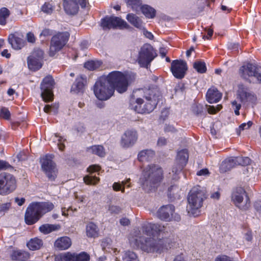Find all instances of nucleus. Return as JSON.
<instances>
[{"label": "nucleus", "mask_w": 261, "mask_h": 261, "mask_svg": "<svg viewBox=\"0 0 261 261\" xmlns=\"http://www.w3.org/2000/svg\"><path fill=\"white\" fill-rule=\"evenodd\" d=\"M27 41L32 43H34L36 41V38L34 34L32 32H29L26 36Z\"/></svg>", "instance_id": "obj_55"}, {"label": "nucleus", "mask_w": 261, "mask_h": 261, "mask_svg": "<svg viewBox=\"0 0 261 261\" xmlns=\"http://www.w3.org/2000/svg\"><path fill=\"white\" fill-rule=\"evenodd\" d=\"M54 207V204L49 202L31 203L27 207L25 213V223L28 225L35 224L44 214L51 211Z\"/></svg>", "instance_id": "obj_5"}, {"label": "nucleus", "mask_w": 261, "mask_h": 261, "mask_svg": "<svg viewBox=\"0 0 261 261\" xmlns=\"http://www.w3.org/2000/svg\"><path fill=\"white\" fill-rule=\"evenodd\" d=\"M237 159V163L242 165L243 166H246L250 164L251 160L248 157H245L244 158H236Z\"/></svg>", "instance_id": "obj_51"}, {"label": "nucleus", "mask_w": 261, "mask_h": 261, "mask_svg": "<svg viewBox=\"0 0 261 261\" xmlns=\"http://www.w3.org/2000/svg\"><path fill=\"white\" fill-rule=\"evenodd\" d=\"M72 241L70 238L67 236L58 238L54 243V247L59 250H67L70 247Z\"/></svg>", "instance_id": "obj_23"}, {"label": "nucleus", "mask_w": 261, "mask_h": 261, "mask_svg": "<svg viewBox=\"0 0 261 261\" xmlns=\"http://www.w3.org/2000/svg\"><path fill=\"white\" fill-rule=\"evenodd\" d=\"M206 198V191L205 188L199 186L194 187L190 191L188 201L187 210L195 216L198 215V210L202 206L203 202Z\"/></svg>", "instance_id": "obj_6"}, {"label": "nucleus", "mask_w": 261, "mask_h": 261, "mask_svg": "<svg viewBox=\"0 0 261 261\" xmlns=\"http://www.w3.org/2000/svg\"><path fill=\"white\" fill-rule=\"evenodd\" d=\"M156 56V54L152 46L145 44L141 48L139 53L138 62L141 67L148 68Z\"/></svg>", "instance_id": "obj_11"}, {"label": "nucleus", "mask_w": 261, "mask_h": 261, "mask_svg": "<svg viewBox=\"0 0 261 261\" xmlns=\"http://www.w3.org/2000/svg\"><path fill=\"white\" fill-rule=\"evenodd\" d=\"M25 201V199L24 198H19L16 197L15 198V202L19 205H22Z\"/></svg>", "instance_id": "obj_62"}, {"label": "nucleus", "mask_w": 261, "mask_h": 261, "mask_svg": "<svg viewBox=\"0 0 261 261\" xmlns=\"http://www.w3.org/2000/svg\"><path fill=\"white\" fill-rule=\"evenodd\" d=\"M101 26L104 30L115 29H128L130 25L124 20L116 16H106L101 20Z\"/></svg>", "instance_id": "obj_14"}, {"label": "nucleus", "mask_w": 261, "mask_h": 261, "mask_svg": "<svg viewBox=\"0 0 261 261\" xmlns=\"http://www.w3.org/2000/svg\"><path fill=\"white\" fill-rule=\"evenodd\" d=\"M189 159L188 150L182 149L177 152L175 163L172 168L173 179L176 180L178 178V174L186 165Z\"/></svg>", "instance_id": "obj_15"}, {"label": "nucleus", "mask_w": 261, "mask_h": 261, "mask_svg": "<svg viewBox=\"0 0 261 261\" xmlns=\"http://www.w3.org/2000/svg\"><path fill=\"white\" fill-rule=\"evenodd\" d=\"M206 107H207L208 113L210 114H215L222 108V106L220 105H218L216 107L206 105Z\"/></svg>", "instance_id": "obj_49"}, {"label": "nucleus", "mask_w": 261, "mask_h": 261, "mask_svg": "<svg viewBox=\"0 0 261 261\" xmlns=\"http://www.w3.org/2000/svg\"><path fill=\"white\" fill-rule=\"evenodd\" d=\"M0 117L5 120H9L11 117V113L6 107H2L0 110Z\"/></svg>", "instance_id": "obj_47"}, {"label": "nucleus", "mask_w": 261, "mask_h": 261, "mask_svg": "<svg viewBox=\"0 0 261 261\" xmlns=\"http://www.w3.org/2000/svg\"><path fill=\"white\" fill-rule=\"evenodd\" d=\"M237 159L233 158H230L224 160L220 164L219 170L221 173L226 172L232 168H233L237 164Z\"/></svg>", "instance_id": "obj_27"}, {"label": "nucleus", "mask_w": 261, "mask_h": 261, "mask_svg": "<svg viewBox=\"0 0 261 261\" xmlns=\"http://www.w3.org/2000/svg\"><path fill=\"white\" fill-rule=\"evenodd\" d=\"M87 234L89 237H95L97 236L98 229L96 225L92 223H89L86 228Z\"/></svg>", "instance_id": "obj_36"}, {"label": "nucleus", "mask_w": 261, "mask_h": 261, "mask_svg": "<svg viewBox=\"0 0 261 261\" xmlns=\"http://www.w3.org/2000/svg\"><path fill=\"white\" fill-rule=\"evenodd\" d=\"M167 144V139L164 137H161L158 139L157 145L159 146H163Z\"/></svg>", "instance_id": "obj_59"}, {"label": "nucleus", "mask_w": 261, "mask_h": 261, "mask_svg": "<svg viewBox=\"0 0 261 261\" xmlns=\"http://www.w3.org/2000/svg\"><path fill=\"white\" fill-rule=\"evenodd\" d=\"M75 255L74 253L67 252L61 254L59 257H56V258L63 261H75Z\"/></svg>", "instance_id": "obj_39"}, {"label": "nucleus", "mask_w": 261, "mask_h": 261, "mask_svg": "<svg viewBox=\"0 0 261 261\" xmlns=\"http://www.w3.org/2000/svg\"><path fill=\"white\" fill-rule=\"evenodd\" d=\"M87 151L92 154L98 155L99 157H103L106 152L103 147L102 145H93L87 148Z\"/></svg>", "instance_id": "obj_32"}, {"label": "nucleus", "mask_w": 261, "mask_h": 261, "mask_svg": "<svg viewBox=\"0 0 261 261\" xmlns=\"http://www.w3.org/2000/svg\"><path fill=\"white\" fill-rule=\"evenodd\" d=\"M162 169L157 165L150 164L143 170L139 182L142 188L146 192H149L156 187L163 178Z\"/></svg>", "instance_id": "obj_4"}, {"label": "nucleus", "mask_w": 261, "mask_h": 261, "mask_svg": "<svg viewBox=\"0 0 261 261\" xmlns=\"http://www.w3.org/2000/svg\"><path fill=\"white\" fill-rule=\"evenodd\" d=\"M154 155L155 152L153 150L145 149L139 153L138 158L140 162L149 161L154 156Z\"/></svg>", "instance_id": "obj_29"}, {"label": "nucleus", "mask_w": 261, "mask_h": 261, "mask_svg": "<svg viewBox=\"0 0 261 261\" xmlns=\"http://www.w3.org/2000/svg\"><path fill=\"white\" fill-rule=\"evenodd\" d=\"M128 6H129L134 10L137 11L141 5L140 0H124Z\"/></svg>", "instance_id": "obj_44"}, {"label": "nucleus", "mask_w": 261, "mask_h": 261, "mask_svg": "<svg viewBox=\"0 0 261 261\" xmlns=\"http://www.w3.org/2000/svg\"><path fill=\"white\" fill-rule=\"evenodd\" d=\"M53 155L47 154L41 158L40 163L42 170L48 179L55 180L57 175V169L55 163L53 161Z\"/></svg>", "instance_id": "obj_12"}, {"label": "nucleus", "mask_w": 261, "mask_h": 261, "mask_svg": "<svg viewBox=\"0 0 261 261\" xmlns=\"http://www.w3.org/2000/svg\"><path fill=\"white\" fill-rule=\"evenodd\" d=\"M206 97L207 101L209 103H216L221 99L222 94L217 88L212 87L207 90Z\"/></svg>", "instance_id": "obj_25"}, {"label": "nucleus", "mask_w": 261, "mask_h": 261, "mask_svg": "<svg viewBox=\"0 0 261 261\" xmlns=\"http://www.w3.org/2000/svg\"><path fill=\"white\" fill-rule=\"evenodd\" d=\"M54 84V80L50 75L44 77L41 84V97L46 102L51 101L54 99L53 89Z\"/></svg>", "instance_id": "obj_16"}, {"label": "nucleus", "mask_w": 261, "mask_h": 261, "mask_svg": "<svg viewBox=\"0 0 261 261\" xmlns=\"http://www.w3.org/2000/svg\"><path fill=\"white\" fill-rule=\"evenodd\" d=\"M129 179L127 181H123L121 184L119 182H115L113 185V189L115 191H121L122 193L125 191L124 186L129 182Z\"/></svg>", "instance_id": "obj_45"}, {"label": "nucleus", "mask_w": 261, "mask_h": 261, "mask_svg": "<svg viewBox=\"0 0 261 261\" xmlns=\"http://www.w3.org/2000/svg\"><path fill=\"white\" fill-rule=\"evenodd\" d=\"M44 53L40 49H37L33 51L31 55L28 57L27 62L29 68L33 71H36L40 69L43 65V58Z\"/></svg>", "instance_id": "obj_18"}, {"label": "nucleus", "mask_w": 261, "mask_h": 261, "mask_svg": "<svg viewBox=\"0 0 261 261\" xmlns=\"http://www.w3.org/2000/svg\"><path fill=\"white\" fill-rule=\"evenodd\" d=\"M55 8V5L52 2H45L41 7V10L47 14H50L53 13Z\"/></svg>", "instance_id": "obj_41"}, {"label": "nucleus", "mask_w": 261, "mask_h": 261, "mask_svg": "<svg viewBox=\"0 0 261 261\" xmlns=\"http://www.w3.org/2000/svg\"><path fill=\"white\" fill-rule=\"evenodd\" d=\"M43 245L42 240L37 238L32 239L27 243L28 247L31 250L39 249Z\"/></svg>", "instance_id": "obj_33"}, {"label": "nucleus", "mask_w": 261, "mask_h": 261, "mask_svg": "<svg viewBox=\"0 0 261 261\" xmlns=\"http://www.w3.org/2000/svg\"><path fill=\"white\" fill-rule=\"evenodd\" d=\"M129 242L134 248L146 253L161 254L171 248L168 239H155L142 236L141 230H134L129 235Z\"/></svg>", "instance_id": "obj_3"}, {"label": "nucleus", "mask_w": 261, "mask_h": 261, "mask_svg": "<svg viewBox=\"0 0 261 261\" xmlns=\"http://www.w3.org/2000/svg\"><path fill=\"white\" fill-rule=\"evenodd\" d=\"M121 211L120 207L114 205H110L108 207V211L112 214H118Z\"/></svg>", "instance_id": "obj_50"}, {"label": "nucleus", "mask_w": 261, "mask_h": 261, "mask_svg": "<svg viewBox=\"0 0 261 261\" xmlns=\"http://www.w3.org/2000/svg\"><path fill=\"white\" fill-rule=\"evenodd\" d=\"M193 111L196 114L199 115L201 114L203 111V107L201 105H194L192 107Z\"/></svg>", "instance_id": "obj_53"}, {"label": "nucleus", "mask_w": 261, "mask_h": 261, "mask_svg": "<svg viewBox=\"0 0 261 261\" xmlns=\"http://www.w3.org/2000/svg\"><path fill=\"white\" fill-rule=\"evenodd\" d=\"M87 84V77L85 75H80L76 78L71 86V91L75 93H83Z\"/></svg>", "instance_id": "obj_22"}, {"label": "nucleus", "mask_w": 261, "mask_h": 261, "mask_svg": "<svg viewBox=\"0 0 261 261\" xmlns=\"http://www.w3.org/2000/svg\"><path fill=\"white\" fill-rule=\"evenodd\" d=\"M100 170V167L99 166L97 165H93L91 166H90L87 168V171L89 172H97Z\"/></svg>", "instance_id": "obj_56"}, {"label": "nucleus", "mask_w": 261, "mask_h": 261, "mask_svg": "<svg viewBox=\"0 0 261 261\" xmlns=\"http://www.w3.org/2000/svg\"><path fill=\"white\" fill-rule=\"evenodd\" d=\"M74 211H76V209H73L71 207H69L67 208L65 207L62 208V213L63 216L71 215Z\"/></svg>", "instance_id": "obj_52"}, {"label": "nucleus", "mask_w": 261, "mask_h": 261, "mask_svg": "<svg viewBox=\"0 0 261 261\" xmlns=\"http://www.w3.org/2000/svg\"><path fill=\"white\" fill-rule=\"evenodd\" d=\"M69 38L68 32H61L54 35L50 40L49 55L54 56L56 54L61 50L66 45Z\"/></svg>", "instance_id": "obj_10"}, {"label": "nucleus", "mask_w": 261, "mask_h": 261, "mask_svg": "<svg viewBox=\"0 0 261 261\" xmlns=\"http://www.w3.org/2000/svg\"><path fill=\"white\" fill-rule=\"evenodd\" d=\"M174 209L173 205H164L158 211V216L160 219L166 221L174 220L179 222L181 219L180 216L174 213Z\"/></svg>", "instance_id": "obj_17"}, {"label": "nucleus", "mask_w": 261, "mask_h": 261, "mask_svg": "<svg viewBox=\"0 0 261 261\" xmlns=\"http://www.w3.org/2000/svg\"><path fill=\"white\" fill-rule=\"evenodd\" d=\"M122 259L123 261H139L137 254L130 250L125 251L122 256Z\"/></svg>", "instance_id": "obj_35"}, {"label": "nucleus", "mask_w": 261, "mask_h": 261, "mask_svg": "<svg viewBox=\"0 0 261 261\" xmlns=\"http://www.w3.org/2000/svg\"><path fill=\"white\" fill-rule=\"evenodd\" d=\"M63 6L66 13L68 14L74 15L78 11L77 0H64Z\"/></svg>", "instance_id": "obj_24"}, {"label": "nucleus", "mask_w": 261, "mask_h": 261, "mask_svg": "<svg viewBox=\"0 0 261 261\" xmlns=\"http://www.w3.org/2000/svg\"><path fill=\"white\" fill-rule=\"evenodd\" d=\"M10 15V11L6 8H2L0 9V24L5 25L6 20Z\"/></svg>", "instance_id": "obj_40"}, {"label": "nucleus", "mask_w": 261, "mask_h": 261, "mask_svg": "<svg viewBox=\"0 0 261 261\" xmlns=\"http://www.w3.org/2000/svg\"><path fill=\"white\" fill-rule=\"evenodd\" d=\"M60 228V226L57 224H45L39 227L40 231L44 234H47L53 231L58 230Z\"/></svg>", "instance_id": "obj_31"}, {"label": "nucleus", "mask_w": 261, "mask_h": 261, "mask_svg": "<svg viewBox=\"0 0 261 261\" xmlns=\"http://www.w3.org/2000/svg\"><path fill=\"white\" fill-rule=\"evenodd\" d=\"M8 41L12 47L14 49H20L25 44V41L23 39L13 34L9 36Z\"/></svg>", "instance_id": "obj_28"}, {"label": "nucleus", "mask_w": 261, "mask_h": 261, "mask_svg": "<svg viewBox=\"0 0 261 261\" xmlns=\"http://www.w3.org/2000/svg\"><path fill=\"white\" fill-rule=\"evenodd\" d=\"M187 69V64L185 61L181 60L172 61L170 70L173 76L176 79H182L184 78Z\"/></svg>", "instance_id": "obj_19"}, {"label": "nucleus", "mask_w": 261, "mask_h": 261, "mask_svg": "<svg viewBox=\"0 0 261 261\" xmlns=\"http://www.w3.org/2000/svg\"><path fill=\"white\" fill-rule=\"evenodd\" d=\"M215 261H231L230 259V258L226 255H219L217 256L216 259Z\"/></svg>", "instance_id": "obj_60"}, {"label": "nucleus", "mask_w": 261, "mask_h": 261, "mask_svg": "<svg viewBox=\"0 0 261 261\" xmlns=\"http://www.w3.org/2000/svg\"><path fill=\"white\" fill-rule=\"evenodd\" d=\"M179 192L180 189L176 185L171 186L168 190V197L171 199L178 198L179 196Z\"/></svg>", "instance_id": "obj_37"}, {"label": "nucleus", "mask_w": 261, "mask_h": 261, "mask_svg": "<svg viewBox=\"0 0 261 261\" xmlns=\"http://www.w3.org/2000/svg\"><path fill=\"white\" fill-rule=\"evenodd\" d=\"M161 98V92L156 87L138 89L133 92L129 100V107L138 113H150Z\"/></svg>", "instance_id": "obj_2"}, {"label": "nucleus", "mask_w": 261, "mask_h": 261, "mask_svg": "<svg viewBox=\"0 0 261 261\" xmlns=\"http://www.w3.org/2000/svg\"><path fill=\"white\" fill-rule=\"evenodd\" d=\"M164 130L166 132H174L175 129L173 126L170 125H166V126L165 127Z\"/></svg>", "instance_id": "obj_64"}, {"label": "nucleus", "mask_w": 261, "mask_h": 261, "mask_svg": "<svg viewBox=\"0 0 261 261\" xmlns=\"http://www.w3.org/2000/svg\"><path fill=\"white\" fill-rule=\"evenodd\" d=\"M11 203L7 202L5 203L2 204L0 205V211L1 212H5L8 210L11 207Z\"/></svg>", "instance_id": "obj_58"}, {"label": "nucleus", "mask_w": 261, "mask_h": 261, "mask_svg": "<svg viewBox=\"0 0 261 261\" xmlns=\"http://www.w3.org/2000/svg\"><path fill=\"white\" fill-rule=\"evenodd\" d=\"M231 200L236 207L243 211L248 210L250 206L249 198L242 188H237L234 190L231 195Z\"/></svg>", "instance_id": "obj_8"}, {"label": "nucleus", "mask_w": 261, "mask_h": 261, "mask_svg": "<svg viewBox=\"0 0 261 261\" xmlns=\"http://www.w3.org/2000/svg\"><path fill=\"white\" fill-rule=\"evenodd\" d=\"M257 97L252 92H250L248 87L243 84L238 86L237 92V99L231 102V109L234 111V114L239 116L240 110L242 107L241 103L245 104L247 102L255 105Z\"/></svg>", "instance_id": "obj_7"}, {"label": "nucleus", "mask_w": 261, "mask_h": 261, "mask_svg": "<svg viewBox=\"0 0 261 261\" xmlns=\"http://www.w3.org/2000/svg\"><path fill=\"white\" fill-rule=\"evenodd\" d=\"M11 167V165L8 162L3 160H0V170H5Z\"/></svg>", "instance_id": "obj_57"}, {"label": "nucleus", "mask_w": 261, "mask_h": 261, "mask_svg": "<svg viewBox=\"0 0 261 261\" xmlns=\"http://www.w3.org/2000/svg\"><path fill=\"white\" fill-rule=\"evenodd\" d=\"M51 35H52L51 30H50L48 29H45L40 33L39 36H40V38H41L42 37L46 38V37L51 36Z\"/></svg>", "instance_id": "obj_54"}, {"label": "nucleus", "mask_w": 261, "mask_h": 261, "mask_svg": "<svg viewBox=\"0 0 261 261\" xmlns=\"http://www.w3.org/2000/svg\"><path fill=\"white\" fill-rule=\"evenodd\" d=\"M84 182L87 185H96L99 181V178L92 175L85 176L83 178Z\"/></svg>", "instance_id": "obj_43"}, {"label": "nucleus", "mask_w": 261, "mask_h": 261, "mask_svg": "<svg viewBox=\"0 0 261 261\" xmlns=\"http://www.w3.org/2000/svg\"><path fill=\"white\" fill-rule=\"evenodd\" d=\"M194 68L199 73H203L206 72V67L205 63L202 61H196L194 63Z\"/></svg>", "instance_id": "obj_42"}, {"label": "nucleus", "mask_w": 261, "mask_h": 261, "mask_svg": "<svg viewBox=\"0 0 261 261\" xmlns=\"http://www.w3.org/2000/svg\"><path fill=\"white\" fill-rule=\"evenodd\" d=\"M120 223L123 226H127L129 224L130 221L129 219L123 218L120 220Z\"/></svg>", "instance_id": "obj_63"}, {"label": "nucleus", "mask_w": 261, "mask_h": 261, "mask_svg": "<svg viewBox=\"0 0 261 261\" xmlns=\"http://www.w3.org/2000/svg\"><path fill=\"white\" fill-rule=\"evenodd\" d=\"M141 9L142 13L148 18H153L155 16V10L148 5L141 6Z\"/></svg>", "instance_id": "obj_34"}, {"label": "nucleus", "mask_w": 261, "mask_h": 261, "mask_svg": "<svg viewBox=\"0 0 261 261\" xmlns=\"http://www.w3.org/2000/svg\"><path fill=\"white\" fill-rule=\"evenodd\" d=\"M138 135L135 129H127L121 136L120 144L123 148L133 146L137 141Z\"/></svg>", "instance_id": "obj_21"}, {"label": "nucleus", "mask_w": 261, "mask_h": 261, "mask_svg": "<svg viewBox=\"0 0 261 261\" xmlns=\"http://www.w3.org/2000/svg\"><path fill=\"white\" fill-rule=\"evenodd\" d=\"M55 141L57 142V145L59 149L61 151H63L65 148L64 142L66 141V139H64L63 137L57 134L55 135Z\"/></svg>", "instance_id": "obj_46"}, {"label": "nucleus", "mask_w": 261, "mask_h": 261, "mask_svg": "<svg viewBox=\"0 0 261 261\" xmlns=\"http://www.w3.org/2000/svg\"><path fill=\"white\" fill-rule=\"evenodd\" d=\"M29 257V254L21 250H14L11 255V258L13 260L23 261Z\"/></svg>", "instance_id": "obj_30"}, {"label": "nucleus", "mask_w": 261, "mask_h": 261, "mask_svg": "<svg viewBox=\"0 0 261 261\" xmlns=\"http://www.w3.org/2000/svg\"><path fill=\"white\" fill-rule=\"evenodd\" d=\"M239 74L244 79L251 81L250 78L254 77L258 82H261V67L252 64H247L241 66Z\"/></svg>", "instance_id": "obj_13"}, {"label": "nucleus", "mask_w": 261, "mask_h": 261, "mask_svg": "<svg viewBox=\"0 0 261 261\" xmlns=\"http://www.w3.org/2000/svg\"><path fill=\"white\" fill-rule=\"evenodd\" d=\"M128 85L127 76L120 71H114L107 76L99 77L93 86V91L97 98L106 100L113 95L115 89L122 93L126 91Z\"/></svg>", "instance_id": "obj_1"}, {"label": "nucleus", "mask_w": 261, "mask_h": 261, "mask_svg": "<svg viewBox=\"0 0 261 261\" xmlns=\"http://www.w3.org/2000/svg\"><path fill=\"white\" fill-rule=\"evenodd\" d=\"M136 230H141L142 236L146 234L150 236L163 231L164 230V226L159 224L145 222L142 224L140 229L138 228Z\"/></svg>", "instance_id": "obj_20"}, {"label": "nucleus", "mask_w": 261, "mask_h": 261, "mask_svg": "<svg viewBox=\"0 0 261 261\" xmlns=\"http://www.w3.org/2000/svg\"><path fill=\"white\" fill-rule=\"evenodd\" d=\"M75 261H89L90 256L86 252H83L75 255Z\"/></svg>", "instance_id": "obj_48"}, {"label": "nucleus", "mask_w": 261, "mask_h": 261, "mask_svg": "<svg viewBox=\"0 0 261 261\" xmlns=\"http://www.w3.org/2000/svg\"><path fill=\"white\" fill-rule=\"evenodd\" d=\"M102 62L100 61H89L85 63V67L90 70H94L100 67Z\"/></svg>", "instance_id": "obj_38"}, {"label": "nucleus", "mask_w": 261, "mask_h": 261, "mask_svg": "<svg viewBox=\"0 0 261 261\" xmlns=\"http://www.w3.org/2000/svg\"><path fill=\"white\" fill-rule=\"evenodd\" d=\"M210 174L207 169H202L197 172V175L198 176H205Z\"/></svg>", "instance_id": "obj_61"}, {"label": "nucleus", "mask_w": 261, "mask_h": 261, "mask_svg": "<svg viewBox=\"0 0 261 261\" xmlns=\"http://www.w3.org/2000/svg\"><path fill=\"white\" fill-rule=\"evenodd\" d=\"M126 19L135 28L140 30H145L144 23L142 19L136 14L129 13L126 15Z\"/></svg>", "instance_id": "obj_26"}, {"label": "nucleus", "mask_w": 261, "mask_h": 261, "mask_svg": "<svg viewBox=\"0 0 261 261\" xmlns=\"http://www.w3.org/2000/svg\"><path fill=\"white\" fill-rule=\"evenodd\" d=\"M16 188V181L11 174L3 172L0 174V195H7L13 192Z\"/></svg>", "instance_id": "obj_9"}]
</instances>
